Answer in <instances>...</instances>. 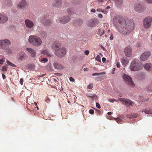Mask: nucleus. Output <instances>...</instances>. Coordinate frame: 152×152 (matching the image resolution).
<instances>
[{"label": "nucleus", "mask_w": 152, "mask_h": 152, "mask_svg": "<svg viewBox=\"0 0 152 152\" xmlns=\"http://www.w3.org/2000/svg\"><path fill=\"white\" fill-rule=\"evenodd\" d=\"M52 48L54 50V54L59 58H62L66 55V50L62 47L61 43L58 41H55L51 45Z\"/></svg>", "instance_id": "f03ea898"}, {"label": "nucleus", "mask_w": 152, "mask_h": 152, "mask_svg": "<svg viewBox=\"0 0 152 152\" xmlns=\"http://www.w3.org/2000/svg\"><path fill=\"white\" fill-rule=\"evenodd\" d=\"M56 75L58 76H60L62 75L61 74L59 73H56Z\"/></svg>", "instance_id": "4d7b16f0"}, {"label": "nucleus", "mask_w": 152, "mask_h": 152, "mask_svg": "<svg viewBox=\"0 0 152 152\" xmlns=\"http://www.w3.org/2000/svg\"><path fill=\"white\" fill-rule=\"evenodd\" d=\"M76 24L79 26L81 25L83 23V20L80 19H77L76 20Z\"/></svg>", "instance_id": "393cba45"}, {"label": "nucleus", "mask_w": 152, "mask_h": 152, "mask_svg": "<svg viewBox=\"0 0 152 152\" xmlns=\"http://www.w3.org/2000/svg\"><path fill=\"white\" fill-rule=\"evenodd\" d=\"M41 53L43 54L46 55L48 57H50L52 56L51 54L47 49L42 50L41 52Z\"/></svg>", "instance_id": "5701e85b"}, {"label": "nucleus", "mask_w": 152, "mask_h": 152, "mask_svg": "<svg viewBox=\"0 0 152 152\" xmlns=\"http://www.w3.org/2000/svg\"><path fill=\"white\" fill-rule=\"evenodd\" d=\"M106 117L107 118L110 120H112L114 119L117 122H120L121 121L122 119L119 117L117 118H114L111 115H106Z\"/></svg>", "instance_id": "f3484780"}, {"label": "nucleus", "mask_w": 152, "mask_h": 152, "mask_svg": "<svg viewBox=\"0 0 152 152\" xmlns=\"http://www.w3.org/2000/svg\"><path fill=\"white\" fill-rule=\"evenodd\" d=\"M113 22L119 32L124 35L129 34L134 28L133 20L125 21L118 16H116L113 18Z\"/></svg>", "instance_id": "f257e3e1"}, {"label": "nucleus", "mask_w": 152, "mask_h": 152, "mask_svg": "<svg viewBox=\"0 0 152 152\" xmlns=\"http://www.w3.org/2000/svg\"><path fill=\"white\" fill-rule=\"evenodd\" d=\"M108 101H109L110 102H111L112 103H113L114 102H117V100H116L115 99H108Z\"/></svg>", "instance_id": "f704fd0d"}, {"label": "nucleus", "mask_w": 152, "mask_h": 152, "mask_svg": "<svg viewBox=\"0 0 152 152\" xmlns=\"http://www.w3.org/2000/svg\"><path fill=\"white\" fill-rule=\"evenodd\" d=\"M89 51L88 50H87L85 51V53L86 55H88L89 54Z\"/></svg>", "instance_id": "c03bdc74"}, {"label": "nucleus", "mask_w": 152, "mask_h": 152, "mask_svg": "<svg viewBox=\"0 0 152 152\" xmlns=\"http://www.w3.org/2000/svg\"><path fill=\"white\" fill-rule=\"evenodd\" d=\"M2 76L3 79H5L6 78L4 74H2Z\"/></svg>", "instance_id": "e2e57ef3"}, {"label": "nucleus", "mask_w": 152, "mask_h": 152, "mask_svg": "<svg viewBox=\"0 0 152 152\" xmlns=\"http://www.w3.org/2000/svg\"><path fill=\"white\" fill-rule=\"evenodd\" d=\"M152 64H151L146 63L145 64L144 68L147 71H151L152 69L151 66Z\"/></svg>", "instance_id": "4be33fe9"}, {"label": "nucleus", "mask_w": 152, "mask_h": 152, "mask_svg": "<svg viewBox=\"0 0 152 152\" xmlns=\"http://www.w3.org/2000/svg\"><path fill=\"white\" fill-rule=\"evenodd\" d=\"M34 104L35 106H37V104L36 102H35Z\"/></svg>", "instance_id": "338daca9"}, {"label": "nucleus", "mask_w": 152, "mask_h": 152, "mask_svg": "<svg viewBox=\"0 0 152 152\" xmlns=\"http://www.w3.org/2000/svg\"><path fill=\"white\" fill-rule=\"evenodd\" d=\"M96 113H100V111L99 110L96 109Z\"/></svg>", "instance_id": "bf43d9fd"}, {"label": "nucleus", "mask_w": 152, "mask_h": 152, "mask_svg": "<svg viewBox=\"0 0 152 152\" xmlns=\"http://www.w3.org/2000/svg\"><path fill=\"white\" fill-rule=\"evenodd\" d=\"M134 9L137 12L142 13L145 10L146 6L142 3H137L135 5Z\"/></svg>", "instance_id": "423d86ee"}, {"label": "nucleus", "mask_w": 152, "mask_h": 152, "mask_svg": "<svg viewBox=\"0 0 152 152\" xmlns=\"http://www.w3.org/2000/svg\"><path fill=\"white\" fill-rule=\"evenodd\" d=\"M11 44V42L8 39H4L0 40V49L5 50L7 53H12V51L9 47V45Z\"/></svg>", "instance_id": "7ed1b4c3"}, {"label": "nucleus", "mask_w": 152, "mask_h": 152, "mask_svg": "<svg viewBox=\"0 0 152 152\" xmlns=\"http://www.w3.org/2000/svg\"><path fill=\"white\" fill-rule=\"evenodd\" d=\"M121 61L122 65L124 66H126L129 63V60L126 57H123L121 58Z\"/></svg>", "instance_id": "6ab92c4d"}, {"label": "nucleus", "mask_w": 152, "mask_h": 152, "mask_svg": "<svg viewBox=\"0 0 152 152\" xmlns=\"http://www.w3.org/2000/svg\"><path fill=\"white\" fill-rule=\"evenodd\" d=\"M110 7L109 6H108L106 7V9L107 10L109 9H110Z\"/></svg>", "instance_id": "69168bd1"}, {"label": "nucleus", "mask_w": 152, "mask_h": 152, "mask_svg": "<svg viewBox=\"0 0 152 152\" xmlns=\"http://www.w3.org/2000/svg\"><path fill=\"white\" fill-rule=\"evenodd\" d=\"M105 77L104 76H100V77H98V78L99 79H100L101 80H103L105 78Z\"/></svg>", "instance_id": "a18cd8bd"}, {"label": "nucleus", "mask_w": 152, "mask_h": 152, "mask_svg": "<svg viewBox=\"0 0 152 152\" xmlns=\"http://www.w3.org/2000/svg\"><path fill=\"white\" fill-rule=\"evenodd\" d=\"M7 4L8 6H10L11 4V2L10 1H9V2Z\"/></svg>", "instance_id": "603ef678"}, {"label": "nucleus", "mask_w": 152, "mask_h": 152, "mask_svg": "<svg viewBox=\"0 0 152 152\" xmlns=\"http://www.w3.org/2000/svg\"><path fill=\"white\" fill-rule=\"evenodd\" d=\"M124 52L125 55L127 57L131 56L132 54V49L129 46L126 47L124 50Z\"/></svg>", "instance_id": "ddd939ff"}, {"label": "nucleus", "mask_w": 152, "mask_h": 152, "mask_svg": "<svg viewBox=\"0 0 152 152\" xmlns=\"http://www.w3.org/2000/svg\"><path fill=\"white\" fill-rule=\"evenodd\" d=\"M93 87L92 86V84H90L89 85H88L87 86V88H88L91 89Z\"/></svg>", "instance_id": "4c0bfd02"}, {"label": "nucleus", "mask_w": 152, "mask_h": 152, "mask_svg": "<svg viewBox=\"0 0 152 152\" xmlns=\"http://www.w3.org/2000/svg\"><path fill=\"white\" fill-rule=\"evenodd\" d=\"M7 69L6 66H3L2 68V70L3 71H7Z\"/></svg>", "instance_id": "e433bc0d"}, {"label": "nucleus", "mask_w": 152, "mask_h": 152, "mask_svg": "<svg viewBox=\"0 0 152 152\" xmlns=\"http://www.w3.org/2000/svg\"><path fill=\"white\" fill-rule=\"evenodd\" d=\"M96 107L98 109H100V106L99 103H96Z\"/></svg>", "instance_id": "ea45409f"}, {"label": "nucleus", "mask_w": 152, "mask_h": 152, "mask_svg": "<svg viewBox=\"0 0 152 152\" xmlns=\"http://www.w3.org/2000/svg\"><path fill=\"white\" fill-rule=\"evenodd\" d=\"M53 66L55 68L58 69H63V67L61 65L57 62H55L53 64Z\"/></svg>", "instance_id": "412c9836"}, {"label": "nucleus", "mask_w": 152, "mask_h": 152, "mask_svg": "<svg viewBox=\"0 0 152 152\" xmlns=\"http://www.w3.org/2000/svg\"><path fill=\"white\" fill-rule=\"evenodd\" d=\"M27 50L31 54L32 57H34L36 56V52L33 49L31 48H27Z\"/></svg>", "instance_id": "aec40b11"}, {"label": "nucleus", "mask_w": 152, "mask_h": 152, "mask_svg": "<svg viewBox=\"0 0 152 152\" xmlns=\"http://www.w3.org/2000/svg\"><path fill=\"white\" fill-rule=\"evenodd\" d=\"M62 5L61 0H55L53 3L52 5L54 7L59 8Z\"/></svg>", "instance_id": "2eb2a0df"}, {"label": "nucleus", "mask_w": 152, "mask_h": 152, "mask_svg": "<svg viewBox=\"0 0 152 152\" xmlns=\"http://www.w3.org/2000/svg\"><path fill=\"white\" fill-rule=\"evenodd\" d=\"M20 82L21 85H22L23 84V79L22 78H21L20 79Z\"/></svg>", "instance_id": "5fc2aeb1"}, {"label": "nucleus", "mask_w": 152, "mask_h": 152, "mask_svg": "<svg viewBox=\"0 0 152 152\" xmlns=\"http://www.w3.org/2000/svg\"><path fill=\"white\" fill-rule=\"evenodd\" d=\"M28 41L34 46H40L42 44L41 39L39 37L34 36H30L29 37Z\"/></svg>", "instance_id": "39448f33"}, {"label": "nucleus", "mask_w": 152, "mask_h": 152, "mask_svg": "<svg viewBox=\"0 0 152 152\" xmlns=\"http://www.w3.org/2000/svg\"><path fill=\"white\" fill-rule=\"evenodd\" d=\"M102 60L103 63L104 62L106 61V58L104 57H103L102 58Z\"/></svg>", "instance_id": "3c124183"}, {"label": "nucleus", "mask_w": 152, "mask_h": 152, "mask_svg": "<svg viewBox=\"0 0 152 152\" xmlns=\"http://www.w3.org/2000/svg\"><path fill=\"white\" fill-rule=\"evenodd\" d=\"M27 6V3L25 0H22L20 2V9H24Z\"/></svg>", "instance_id": "a211bd4d"}, {"label": "nucleus", "mask_w": 152, "mask_h": 152, "mask_svg": "<svg viewBox=\"0 0 152 152\" xmlns=\"http://www.w3.org/2000/svg\"><path fill=\"white\" fill-rule=\"evenodd\" d=\"M99 22L98 19L96 18H93L88 21V26L91 28L95 27L98 24Z\"/></svg>", "instance_id": "9b49d317"}, {"label": "nucleus", "mask_w": 152, "mask_h": 152, "mask_svg": "<svg viewBox=\"0 0 152 152\" xmlns=\"http://www.w3.org/2000/svg\"><path fill=\"white\" fill-rule=\"evenodd\" d=\"M87 96L88 97H90L91 98V96H92V94L90 95L89 94H88L87 95Z\"/></svg>", "instance_id": "0e129e2a"}, {"label": "nucleus", "mask_w": 152, "mask_h": 152, "mask_svg": "<svg viewBox=\"0 0 152 152\" xmlns=\"http://www.w3.org/2000/svg\"><path fill=\"white\" fill-rule=\"evenodd\" d=\"M98 17L99 18H102L103 17V15L102 14H99L98 15Z\"/></svg>", "instance_id": "de8ad7c7"}, {"label": "nucleus", "mask_w": 152, "mask_h": 152, "mask_svg": "<svg viewBox=\"0 0 152 152\" xmlns=\"http://www.w3.org/2000/svg\"><path fill=\"white\" fill-rule=\"evenodd\" d=\"M25 24L26 26L30 29L32 28L34 26V23L29 19H26L25 20Z\"/></svg>", "instance_id": "4468645a"}, {"label": "nucleus", "mask_w": 152, "mask_h": 152, "mask_svg": "<svg viewBox=\"0 0 152 152\" xmlns=\"http://www.w3.org/2000/svg\"><path fill=\"white\" fill-rule=\"evenodd\" d=\"M96 11L99 12H101L104 14H106L107 13V12L106 10L100 8L97 9Z\"/></svg>", "instance_id": "cd10ccee"}, {"label": "nucleus", "mask_w": 152, "mask_h": 152, "mask_svg": "<svg viewBox=\"0 0 152 152\" xmlns=\"http://www.w3.org/2000/svg\"><path fill=\"white\" fill-rule=\"evenodd\" d=\"M107 114H112L111 112H109L107 113Z\"/></svg>", "instance_id": "774afa93"}, {"label": "nucleus", "mask_w": 152, "mask_h": 152, "mask_svg": "<svg viewBox=\"0 0 152 152\" xmlns=\"http://www.w3.org/2000/svg\"><path fill=\"white\" fill-rule=\"evenodd\" d=\"M52 23V21L50 19H47L45 20L44 24L46 26H49Z\"/></svg>", "instance_id": "a878e982"}, {"label": "nucleus", "mask_w": 152, "mask_h": 152, "mask_svg": "<svg viewBox=\"0 0 152 152\" xmlns=\"http://www.w3.org/2000/svg\"><path fill=\"white\" fill-rule=\"evenodd\" d=\"M42 61H44V63H45L48 61V59L46 58H44L42 60Z\"/></svg>", "instance_id": "a19ab883"}, {"label": "nucleus", "mask_w": 152, "mask_h": 152, "mask_svg": "<svg viewBox=\"0 0 152 152\" xmlns=\"http://www.w3.org/2000/svg\"><path fill=\"white\" fill-rule=\"evenodd\" d=\"M110 40H112L113 39V37L112 34H111L110 36Z\"/></svg>", "instance_id": "864d4df0"}, {"label": "nucleus", "mask_w": 152, "mask_h": 152, "mask_svg": "<svg viewBox=\"0 0 152 152\" xmlns=\"http://www.w3.org/2000/svg\"><path fill=\"white\" fill-rule=\"evenodd\" d=\"M8 19V17L6 15L0 14V23H4Z\"/></svg>", "instance_id": "dca6fc26"}, {"label": "nucleus", "mask_w": 152, "mask_h": 152, "mask_svg": "<svg viewBox=\"0 0 152 152\" xmlns=\"http://www.w3.org/2000/svg\"><path fill=\"white\" fill-rule=\"evenodd\" d=\"M151 52L149 51L145 52L140 56V60L141 61H145L147 60L149 57L151 55Z\"/></svg>", "instance_id": "9d476101"}, {"label": "nucleus", "mask_w": 152, "mask_h": 152, "mask_svg": "<svg viewBox=\"0 0 152 152\" xmlns=\"http://www.w3.org/2000/svg\"><path fill=\"white\" fill-rule=\"evenodd\" d=\"M67 13L69 15H72L75 13V12L72 9L70 8L68 9L67 10Z\"/></svg>", "instance_id": "b1692460"}, {"label": "nucleus", "mask_w": 152, "mask_h": 152, "mask_svg": "<svg viewBox=\"0 0 152 152\" xmlns=\"http://www.w3.org/2000/svg\"><path fill=\"white\" fill-rule=\"evenodd\" d=\"M142 64L139 60L137 58L133 59L131 63L130 68L131 70L136 71L140 70L142 69Z\"/></svg>", "instance_id": "20e7f679"}, {"label": "nucleus", "mask_w": 152, "mask_h": 152, "mask_svg": "<svg viewBox=\"0 0 152 152\" xmlns=\"http://www.w3.org/2000/svg\"><path fill=\"white\" fill-rule=\"evenodd\" d=\"M127 118H132L137 117V115H128Z\"/></svg>", "instance_id": "2f4dec72"}, {"label": "nucleus", "mask_w": 152, "mask_h": 152, "mask_svg": "<svg viewBox=\"0 0 152 152\" xmlns=\"http://www.w3.org/2000/svg\"><path fill=\"white\" fill-rule=\"evenodd\" d=\"M151 110H146L144 111H142V113L143 114V113H145L147 114H152V113L151 112Z\"/></svg>", "instance_id": "c756f323"}, {"label": "nucleus", "mask_w": 152, "mask_h": 152, "mask_svg": "<svg viewBox=\"0 0 152 152\" xmlns=\"http://www.w3.org/2000/svg\"><path fill=\"white\" fill-rule=\"evenodd\" d=\"M116 66L118 68H119L120 67V65L119 62H118L116 64Z\"/></svg>", "instance_id": "09e8293b"}, {"label": "nucleus", "mask_w": 152, "mask_h": 152, "mask_svg": "<svg viewBox=\"0 0 152 152\" xmlns=\"http://www.w3.org/2000/svg\"><path fill=\"white\" fill-rule=\"evenodd\" d=\"M102 31V30L101 29H99L98 30V34L100 35V32Z\"/></svg>", "instance_id": "8fccbe9b"}, {"label": "nucleus", "mask_w": 152, "mask_h": 152, "mask_svg": "<svg viewBox=\"0 0 152 152\" xmlns=\"http://www.w3.org/2000/svg\"><path fill=\"white\" fill-rule=\"evenodd\" d=\"M122 77L124 81L127 85L131 87H133L134 86L132 79L131 77L126 74H124Z\"/></svg>", "instance_id": "6e6552de"}, {"label": "nucleus", "mask_w": 152, "mask_h": 152, "mask_svg": "<svg viewBox=\"0 0 152 152\" xmlns=\"http://www.w3.org/2000/svg\"><path fill=\"white\" fill-rule=\"evenodd\" d=\"M4 61L5 60H4L2 59L0 60V64H2Z\"/></svg>", "instance_id": "37998d69"}, {"label": "nucleus", "mask_w": 152, "mask_h": 152, "mask_svg": "<svg viewBox=\"0 0 152 152\" xmlns=\"http://www.w3.org/2000/svg\"><path fill=\"white\" fill-rule=\"evenodd\" d=\"M91 11L95 13L96 12V10L95 9H92L91 10Z\"/></svg>", "instance_id": "6e6d98bb"}, {"label": "nucleus", "mask_w": 152, "mask_h": 152, "mask_svg": "<svg viewBox=\"0 0 152 152\" xmlns=\"http://www.w3.org/2000/svg\"><path fill=\"white\" fill-rule=\"evenodd\" d=\"M88 69L87 68H85L83 70L84 71H88Z\"/></svg>", "instance_id": "13d9d810"}, {"label": "nucleus", "mask_w": 152, "mask_h": 152, "mask_svg": "<svg viewBox=\"0 0 152 152\" xmlns=\"http://www.w3.org/2000/svg\"><path fill=\"white\" fill-rule=\"evenodd\" d=\"M90 114H93L94 113V111L93 110H90L89 112Z\"/></svg>", "instance_id": "58836bf2"}, {"label": "nucleus", "mask_w": 152, "mask_h": 152, "mask_svg": "<svg viewBox=\"0 0 152 152\" xmlns=\"http://www.w3.org/2000/svg\"><path fill=\"white\" fill-rule=\"evenodd\" d=\"M91 98L93 100L96 101L97 99V96L95 94H92V96Z\"/></svg>", "instance_id": "72a5a7b5"}, {"label": "nucleus", "mask_w": 152, "mask_h": 152, "mask_svg": "<svg viewBox=\"0 0 152 152\" xmlns=\"http://www.w3.org/2000/svg\"><path fill=\"white\" fill-rule=\"evenodd\" d=\"M95 59L96 60L99 62H100L101 61L100 58L98 55L96 57Z\"/></svg>", "instance_id": "c9c22d12"}, {"label": "nucleus", "mask_w": 152, "mask_h": 152, "mask_svg": "<svg viewBox=\"0 0 152 152\" xmlns=\"http://www.w3.org/2000/svg\"><path fill=\"white\" fill-rule=\"evenodd\" d=\"M69 80L72 82H74L75 81L74 79L72 77H69Z\"/></svg>", "instance_id": "49530a36"}, {"label": "nucleus", "mask_w": 152, "mask_h": 152, "mask_svg": "<svg viewBox=\"0 0 152 152\" xmlns=\"http://www.w3.org/2000/svg\"><path fill=\"white\" fill-rule=\"evenodd\" d=\"M117 101H120L122 102L123 104L127 107L132 106L134 104L133 102L132 101L127 99L119 98L118 99Z\"/></svg>", "instance_id": "1a4fd4ad"}, {"label": "nucleus", "mask_w": 152, "mask_h": 152, "mask_svg": "<svg viewBox=\"0 0 152 152\" xmlns=\"http://www.w3.org/2000/svg\"><path fill=\"white\" fill-rule=\"evenodd\" d=\"M6 61L7 64L8 65L10 66H13V67H15V65L13 64L10 61L8 60H6Z\"/></svg>", "instance_id": "473e14b6"}, {"label": "nucleus", "mask_w": 152, "mask_h": 152, "mask_svg": "<svg viewBox=\"0 0 152 152\" xmlns=\"http://www.w3.org/2000/svg\"><path fill=\"white\" fill-rule=\"evenodd\" d=\"M104 34V31L103 30L102 31V34H100L99 36L101 37L102 36L103 34Z\"/></svg>", "instance_id": "680f3d73"}, {"label": "nucleus", "mask_w": 152, "mask_h": 152, "mask_svg": "<svg viewBox=\"0 0 152 152\" xmlns=\"http://www.w3.org/2000/svg\"><path fill=\"white\" fill-rule=\"evenodd\" d=\"M45 75H46L45 74L41 75H39L38 76L39 77H43V76H45Z\"/></svg>", "instance_id": "052dcab7"}, {"label": "nucleus", "mask_w": 152, "mask_h": 152, "mask_svg": "<svg viewBox=\"0 0 152 152\" xmlns=\"http://www.w3.org/2000/svg\"><path fill=\"white\" fill-rule=\"evenodd\" d=\"M105 74V72H103L100 73H94L92 74V76H97V75H102L103 74Z\"/></svg>", "instance_id": "c85d7f7f"}, {"label": "nucleus", "mask_w": 152, "mask_h": 152, "mask_svg": "<svg viewBox=\"0 0 152 152\" xmlns=\"http://www.w3.org/2000/svg\"><path fill=\"white\" fill-rule=\"evenodd\" d=\"M152 22V17L150 16L146 17L143 20V26L145 28H149Z\"/></svg>", "instance_id": "0eeeda50"}, {"label": "nucleus", "mask_w": 152, "mask_h": 152, "mask_svg": "<svg viewBox=\"0 0 152 152\" xmlns=\"http://www.w3.org/2000/svg\"><path fill=\"white\" fill-rule=\"evenodd\" d=\"M149 4H152V0H145Z\"/></svg>", "instance_id": "79ce46f5"}, {"label": "nucleus", "mask_w": 152, "mask_h": 152, "mask_svg": "<svg viewBox=\"0 0 152 152\" xmlns=\"http://www.w3.org/2000/svg\"><path fill=\"white\" fill-rule=\"evenodd\" d=\"M70 20V17L68 15L63 16L59 18V22L63 24H65L69 22Z\"/></svg>", "instance_id": "f8f14e48"}, {"label": "nucleus", "mask_w": 152, "mask_h": 152, "mask_svg": "<svg viewBox=\"0 0 152 152\" xmlns=\"http://www.w3.org/2000/svg\"><path fill=\"white\" fill-rule=\"evenodd\" d=\"M26 54L23 52H22L20 53V60L24 58Z\"/></svg>", "instance_id": "bb28decb"}, {"label": "nucleus", "mask_w": 152, "mask_h": 152, "mask_svg": "<svg viewBox=\"0 0 152 152\" xmlns=\"http://www.w3.org/2000/svg\"><path fill=\"white\" fill-rule=\"evenodd\" d=\"M147 89L148 91L152 92V83L147 88Z\"/></svg>", "instance_id": "7c9ffc66"}]
</instances>
